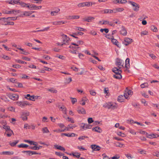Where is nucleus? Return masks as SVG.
Instances as JSON below:
<instances>
[{"mask_svg": "<svg viewBox=\"0 0 159 159\" xmlns=\"http://www.w3.org/2000/svg\"><path fill=\"white\" fill-rule=\"evenodd\" d=\"M89 92L90 94L92 96H95L96 94V92L93 90H90Z\"/></svg>", "mask_w": 159, "mask_h": 159, "instance_id": "nucleus-63", "label": "nucleus"}, {"mask_svg": "<svg viewBox=\"0 0 159 159\" xmlns=\"http://www.w3.org/2000/svg\"><path fill=\"white\" fill-rule=\"evenodd\" d=\"M66 21H65L63 20L56 21L53 22L52 23L54 25H61L62 24H64Z\"/></svg>", "mask_w": 159, "mask_h": 159, "instance_id": "nucleus-14", "label": "nucleus"}, {"mask_svg": "<svg viewBox=\"0 0 159 159\" xmlns=\"http://www.w3.org/2000/svg\"><path fill=\"white\" fill-rule=\"evenodd\" d=\"M124 62L123 60L117 59L116 61V64L118 68L116 67V70H119L120 69H123L125 67V65L123 64Z\"/></svg>", "mask_w": 159, "mask_h": 159, "instance_id": "nucleus-2", "label": "nucleus"}, {"mask_svg": "<svg viewBox=\"0 0 159 159\" xmlns=\"http://www.w3.org/2000/svg\"><path fill=\"white\" fill-rule=\"evenodd\" d=\"M92 130L98 133H101L102 131L100 127L98 126L96 127L95 128H93Z\"/></svg>", "mask_w": 159, "mask_h": 159, "instance_id": "nucleus-28", "label": "nucleus"}, {"mask_svg": "<svg viewBox=\"0 0 159 159\" xmlns=\"http://www.w3.org/2000/svg\"><path fill=\"white\" fill-rule=\"evenodd\" d=\"M7 81L8 82L16 83L17 82V80L14 78H11L10 79H7Z\"/></svg>", "mask_w": 159, "mask_h": 159, "instance_id": "nucleus-27", "label": "nucleus"}, {"mask_svg": "<svg viewBox=\"0 0 159 159\" xmlns=\"http://www.w3.org/2000/svg\"><path fill=\"white\" fill-rule=\"evenodd\" d=\"M62 40L63 41V44H61L60 46H62L63 44H66L67 43L70 39L69 37H67V36L65 34H63L62 35Z\"/></svg>", "mask_w": 159, "mask_h": 159, "instance_id": "nucleus-6", "label": "nucleus"}, {"mask_svg": "<svg viewBox=\"0 0 159 159\" xmlns=\"http://www.w3.org/2000/svg\"><path fill=\"white\" fill-rule=\"evenodd\" d=\"M70 155H72L73 156L76 157L77 158H79L80 157V154L78 153V152H75V153H72V154H69Z\"/></svg>", "mask_w": 159, "mask_h": 159, "instance_id": "nucleus-32", "label": "nucleus"}, {"mask_svg": "<svg viewBox=\"0 0 159 159\" xmlns=\"http://www.w3.org/2000/svg\"><path fill=\"white\" fill-rule=\"evenodd\" d=\"M66 19L68 20H75L77 19L80 18V16L78 15L69 16L66 17Z\"/></svg>", "mask_w": 159, "mask_h": 159, "instance_id": "nucleus-11", "label": "nucleus"}, {"mask_svg": "<svg viewBox=\"0 0 159 159\" xmlns=\"http://www.w3.org/2000/svg\"><path fill=\"white\" fill-rule=\"evenodd\" d=\"M9 4H18L19 2V0H11L8 1Z\"/></svg>", "mask_w": 159, "mask_h": 159, "instance_id": "nucleus-34", "label": "nucleus"}, {"mask_svg": "<svg viewBox=\"0 0 159 159\" xmlns=\"http://www.w3.org/2000/svg\"><path fill=\"white\" fill-rule=\"evenodd\" d=\"M28 146V145L26 144H24L22 143L20 144L19 145H18V147L19 148H27Z\"/></svg>", "mask_w": 159, "mask_h": 159, "instance_id": "nucleus-47", "label": "nucleus"}, {"mask_svg": "<svg viewBox=\"0 0 159 159\" xmlns=\"http://www.w3.org/2000/svg\"><path fill=\"white\" fill-rule=\"evenodd\" d=\"M75 29L76 30H79L80 31H85V29L79 27H75Z\"/></svg>", "mask_w": 159, "mask_h": 159, "instance_id": "nucleus-44", "label": "nucleus"}, {"mask_svg": "<svg viewBox=\"0 0 159 159\" xmlns=\"http://www.w3.org/2000/svg\"><path fill=\"white\" fill-rule=\"evenodd\" d=\"M87 100V98L86 97H84L82 98L81 102L80 104L82 105H84L85 104V101Z\"/></svg>", "mask_w": 159, "mask_h": 159, "instance_id": "nucleus-33", "label": "nucleus"}, {"mask_svg": "<svg viewBox=\"0 0 159 159\" xmlns=\"http://www.w3.org/2000/svg\"><path fill=\"white\" fill-rule=\"evenodd\" d=\"M42 130L43 133H47L49 132V130L47 127L43 128L42 129Z\"/></svg>", "mask_w": 159, "mask_h": 159, "instance_id": "nucleus-45", "label": "nucleus"}, {"mask_svg": "<svg viewBox=\"0 0 159 159\" xmlns=\"http://www.w3.org/2000/svg\"><path fill=\"white\" fill-rule=\"evenodd\" d=\"M124 97L123 95H120L118 96L117 100L120 102H122L124 101Z\"/></svg>", "mask_w": 159, "mask_h": 159, "instance_id": "nucleus-35", "label": "nucleus"}, {"mask_svg": "<svg viewBox=\"0 0 159 159\" xmlns=\"http://www.w3.org/2000/svg\"><path fill=\"white\" fill-rule=\"evenodd\" d=\"M116 147H122L123 145H124V144H121L119 142H116L114 143Z\"/></svg>", "mask_w": 159, "mask_h": 159, "instance_id": "nucleus-48", "label": "nucleus"}, {"mask_svg": "<svg viewBox=\"0 0 159 159\" xmlns=\"http://www.w3.org/2000/svg\"><path fill=\"white\" fill-rule=\"evenodd\" d=\"M66 84H68L72 81V80L71 78H68L66 79Z\"/></svg>", "mask_w": 159, "mask_h": 159, "instance_id": "nucleus-50", "label": "nucleus"}, {"mask_svg": "<svg viewBox=\"0 0 159 159\" xmlns=\"http://www.w3.org/2000/svg\"><path fill=\"white\" fill-rule=\"evenodd\" d=\"M125 93H124V96L126 99L128 98V96L132 94V91L131 90H129L127 88H126L125 89Z\"/></svg>", "mask_w": 159, "mask_h": 159, "instance_id": "nucleus-4", "label": "nucleus"}, {"mask_svg": "<svg viewBox=\"0 0 159 159\" xmlns=\"http://www.w3.org/2000/svg\"><path fill=\"white\" fill-rule=\"evenodd\" d=\"M77 6L79 7H85V2L80 3L78 4Z\"/></svg>", "mask_w": 159, "mask_h": 159, "instance_id": "nucleus-64", "label": "nucleus"}, {"mask_svg": "<svg viewBox=\"0 0 159 159\" xmlns=\"http://www.w3.org/2000/svg\"><path fill=\"white\" fill-rule=\"evenodd\" d=\"M117 134L118 135L121 136L122 137H125V134L122 133L121 132H118L117 133Z\"/></svg>", "mask_w": 159, "mask_h": 159, "instance_id": "nucleus-61", "label": "nucleus"}, {"mask_svg": "<svg viewBox=\"0 0 159 159\" xmlns=\"http://www.w3.org/2000/svg\"><path fill=\"white\" fill-rule=\"evenodd\" d=\"M111 42L114 44H115V45H116L118 47H120V44L116 39H114L113 36H111Z\"/></svg>", "mask_w": 159, "mask_h": 159, "instance_id": "nucleus-12", "label": "nucleus"}, {"mask_svg": "<svg viewBox=\"0 0 159 159\" xmlns=\"http://www.w3.org/2000/svg\"><path fill=\"white\" fill-rule=\"evenodd\" d=\"M94 19V18L93 17L89 16L84 18L83 19V21H86L88 22H91Z\"/></svg>", "mask_w": 159, "mask_h": 159, "instance_id": "nucleus-10", "label": "nucleus"}, {"mask_svg": "<svg viewBox=\"0 0 159 159\" xmlns=\"http://www.w3.org/2000/svg\"><path fill=\"white\" fill-rule=\"evenodd\" d=\"M18 3L21 5V6L23 7H27L28 5V4H26L24 2H20V0H19Z\"/></svg>", "mask_w": 159, "mask_h": 159, "instance_id": "nucleus-29", "label": "nucleus"}, {"mask_svg": "<svg viewBox=\"0 0 159 159\" xmlns=\"http://www.w3.org/2000/svg\"><path fill=\"white\" fill-rule=\"evenodd\" d=\"M34 11H25L23 12V14L22 15V16H29L31 15L32 13H34Z\"/></svg>", "mask_w": 159, "mask_h": 159, "instance_id": "nucleus-19", "label": "nucleus"}, {"mask_svg": "<svg viewBox=\"0 0 159 159\" xmlns=\"http://www.w3.org/2000/svg\"><path fill=\"white\" fill-rule=\"evenodd\" d=\"M112 71L115 73L113 75V77L118 79H121L122 76L120 74L122 72L121 70H112Z\"/></svg>", "mask_w": 159, "mask_h": 159, "instance_id": "nucleus-3", "label": "nucleus"}, {"mask_svg": "<svg viewBox=\"0 0 159 159\" xmlns=\"http://www.w3.org/2000/svg\"><path fill=\"white\" fill-rule=\"evenodd\" d=\"M110 104L111 102L106 103L103 105V107L105 108L110 109Z\"/></svg>", "mask_w": 159, "mask_h": 159, "instance_id": "nucleus-43", "label": "nucleus"}, {"mask_svg": "<svg viewBox=\"0 0 159 159\" xmlns=\"http://www.w3.org/2000/svg\"><path fill=\"white\" fill-rule=\"evenodd\" d=\"M15 61L16 62L18 63H20L22 64L26 63V62L19 59H16L15 60Z\"/></svg>", "mask_w": 159, "mask_h": 159, "instance_id": "nucleus-60", "label": "nucleus"}, {"mask_svg": "<svg viewBox=\"0 0 159 159\" xmlns=\"http://www.w3.org/2000/svg\"><path fill=\"white\" fill-rule=\"evenodd\" d=\"M17 17H9L8 18H7V19H5V20H8L9 21L10 20H15L17 19Z\"/></svg>", "mask_w": 159, "mask_h": 159, "instance_id": "nucleus-39", "label": "nucleus"}, {"mask_svg": "<svg viewBox=\"0 0 159 159\" xmlns=\"http://www.w3.org/2000/svg\"><path fill=\"white\" fill-rule=\"evenodd\" d=\"M8 97L11 99L13 100H16L19 98V96L16 94H9L8 95Z\"/></svg>", "mask_w": 159, "mask_h": 159, "instance_id": "nucleus-9", "label": "nucleus"}, {"mask_svg": "<svg viewBox=\"0 0 159 159\" xmlns=\"http://www.w3.org/2000/svg\"><path fill=\"white\" fill-rule=\"evenodd\" d=\"M19 140H16L14 142H10L9 143V144L12 147L15 146L19 142Z\"/></svg>", "mask_w": 159, "mask_h": 159, "instance_id": "nucleus-38", "label": "nucleus"}, {"mask_svg": "<svg viewBox=\"0 0 159 159\" xmlns=\"http://www.w3.org/2000/svg\"><path fill=\"white\" fill-rule=\"evenodd\" d=\"M77 111L79 113H81L82 114H86V111L83 108L80 107H79L78 108Z\"/></svg>", "mask_w": 159, "mask_h": 159, "instance_id": "nucleus-15", "label": "nucleus"}, {"mask_svg": "<svg viewBox=\"0 0 159 159\" xmlns=\"http://www.w3.org/2000/svg\"><path fill=\"white\" fill-rule=\"evenodd\" d=\"M92 149L95 151H98L101 148V147L98 146L96 145H91Z\"/></svg>", "mask_w": 159, "mask_h": 159, "instance_id": "nucleus-17", "label": "nucleus"}, {"mask_svg": "<svg viewBox=\"0 0 159 159\" xmlns=\"http://www.w3.org/2000/svg\"><path fill=\"white\" fill-rule=\"evenodd\" d=\"M139 152L141 154H146V151L143 150H139Z\"/></svg>", "mask_w": 159, "mask_h": 159, "instance_id": "nucleus-62", "label": "nucleus"}, {"mask_svg": "<svg viewBox=\"0 0 159 159\" xmlns=\"http://www.w3.org/2000/svg\"><path fill=\"white\" fill-rule=\"evenodd\" d=\"M100 31L102 32L105 31L106 33H108L109 32V30L107 29H102L100 30Z\"/></svg>", "mask_w": 159, "mask_h": 159, "instance_id": "nucleus-59", "label": "nucleus"}, {"mask_svg": "<svg viewBox=\"0 0 159 159\" xmlns=\"http://www.w3.org/2000/svg\"><path fill=\"white\" fill-rule=\"evenodd\" d=\"M17 104L18 106L21 107H24L27 105H29V104H26L25 102H17Z\"/></svg>", "mask_w": 159, "mask_h": 159, "instance_id": "nucleus-21", "label": "nucleus"}, {"mask_svg": "<svg viewBox=\"0 0 159 159\" xmlns=\"http://www.w3.org/2000/svg\"><path fill=\"white\" fill-rule=\"evenodd\" d=\"M12 134H14L12 131L11 129L6 131L5 133V135H6L8 137H10Z\"/></svg>", "mask_w": 159, "mask_h": 159, "instance_id": "nucleus-18", "label": "nucleus"}, {"mask_svg": "<svg viewBox=\"0 0 159 159\" xmlns=\"http://www.w3.org/2000/svg\"><path fill=\"white\" fill-rule=\"evenodd\" d=\"M81 127L84 129H91L92 127V125L89 124H86L84 123H82L81 124Z\"/></svg>", "mask_w": 159, "mask_h": 159, "instance_id": "nucleus-8", "label": "nucleus"}, {"mask_svg": "<svg viewBox=\"0 0 159 159\" xmlns=\"http://www.w3.org/2000/svg\"><path fill=\"white\" fill-rule=\"evenodd\" d=\"M17 84V85H15V86L18 88H22L23 87V85L21 83L17 82L16 83Z\"/></svg>", "mask_w": 159, "mask_h": 159, "instance_id": "nucleus-57", "label": "nucleus"}, {"mask_svg": "<svg viewBox=\"0 0 159 159\" xmlns=\"http://www.w3.org/2000/svg\"><path fill=\"white\" fill-rule=\"evenodd\" d=\"M75 133H62L61 134V137H63V135H65L68 137H75Z\"/></svg>", "mask_w": 159, "mask_h": 159, "instance_id": "nucleus-13", "label": "nucleus"}, {"mask_svg": "<svg viewBox=\"0 0 159 159\" xmlns=\"http://www.w3.org/2000/svg\"><path fill=\"white\" fill-rule=\"evenodd\" d=\"M92 2H85V6L87 7H90L92 6Z\"/></svg>", "mask_w": 159, "mask_h": 159, "instance_id": "nucleus-51", "label": "nucleus"}, {"mask_svg": "<svg viewBox=\"0 0 159 159\" xmlns=\"http://www.w3.org/2000/svg\"><path fill=\"white\" fill-rule=\"evenodd\" d=\"M88 137L86 136H81L79 137L78 138V139L80 141L84 140L85 138H88Z\"/></svg>", "mask_w": 159, "mask_h": 159, "instance_id": "nucleus-52", "label": "nucleus"}, {"mask_svg": "<svg viewBox=\"0 0 159 159\" xmlns=\"http://www.w3.org/2000/svg\"><path fill=\"white\" fill-rule=\"evenodd\" d=\"M17 48L18 49L20 50L21 51H22V52H20V53L24 54L25 55H27L29 54V53L27 52L25 50H24V49L20 48H18L17 47Z\"/></svg>", "mask_w": 159, "mask_h": 159, "instance_id": "nucleus-24", "label": "nucleus"}, {"mask_svg": "<svg viewBox=\"0 0 159 159\" xmlns=\"http://www.w3.org/2000/svg\"><path fill=\"white\" fill-rule=\"evenodd\" d=\"M133 41L132 39L129 38H125L124 41L123 42V44L125 46H127Z\"/></svg>", "mask_w": 159, "mask_h": 159, "instance_id": "nucleus-5", "label": "nucleus"}, {"mask_svg": "<svg viewBox=\"0 0 159 159\" xmlns=\"http://www.w3.org/2000/svg\"><path fill=\"white\" fill-rule=\"evenodd\" d=\"M1 99L6 102L8 101L7 98L5 96H2L1 97Z\"/></svg>", "mask_w": 159, "mask_h": 159, "instance_id": "nucleus-55", "label": "nucleus"}, {"mask_svg": "<svg viewBox=\"0 0 159 159\" xmlns=\"http://www.w3.org/2000/svg\"><path fill=\"white\" fill-rule=\"evenodd\" d=\"M110 105V108H111L113 110L116 109L118 107L117 104L116 103L111 102Z\"/></svg>", "mask_w": 159, "mask_h": 159, "instance_id": "nucleus-22", "label": "nucleus"}, {"mask_svg": "<svg viewBox=\"0 0 159 159\" xmlns=\"http://www.w3.org/2000/svg\"><path fill=\"white\" fill-rule=\"evenodd\" d=\"M53 131L54 132H56L57 133H60V132H64L65 130L57 129L54 130H53Z\"/></svg>", "mask_w": 159, "mask_h": 159, "instance_id": "nucleus-58", "label": "nucleus"}, {"mask_svg": "<svg viewBox=\"0 0 159 159\" xmlns=\"http://www.w3.org/2000/svg\"><path fill=\"white\" fill-rule=\"evenodd\" d=\"M151 29L154 32H157L158 31L157 27L154 25H152L151 26Z\"/></svg>", "mask_w": 159, "mask_h": 159, "instance_id": "nucleus-41", "label": "nucleus"}, {"mask_svg": "<svg viewBox=\"0 0 159 159\" xmlns=\"http://www.w3.org/2000/svg\"><path fill=\"white\" fill-rule=\"evenodd\" d=\"M154 134H147V137L148 138L150 139H152L154 138H156L158 137H159V135H157V136H154Z\"/></svg>", "mask_w": 159, "mask_h": 159, "instance_id": "nucleus-36", "label": "nucleus"}, {"mask_svg": "<svg viewBox=\"0 0 159 159\" xmlns=\"http://www.w3.org/2000/svg\"><path fill=\"white\" fill-rule=\"evenodd\" d=\"M48 91L51 92L52 93H57V91L56 89H55L53 88H52L51 89H48L47 90Z\"/></svg>", "mask_w": 159, "mask_h": 159, "instance_id": "nucleus-40", "label": "nucleus"}, {"mask_svg": "<svg viewBox=\"0 0 159 159\" xmlns=\"http://www.w3.org/2000/svg\"><path fill=\"white\" fill-rule=\"evenodd\" d=\"M54 146L57 149L63 151H65V148L61 146H59L57 144H55L54 145Z\"/></svg>", "mask_w": 159, "mask_h": 159, "instance_id": "nucleus-20", "label": "nucleus"}, {"mask_svg": "<svg viewBox=\"0 0 159 159\" xmlns=\"http://www.w3.org/2000/svg\"><path fill=\"white\" fill-rule=\"evenodd\" d=\"M103 11L104 14L111 13L113 12V10L109 9H106L104 10Z\"/></svg>", "mask_w": 159, "mask_h": 159, "instance_id": "nucleus-30", "label": "nucleus"}, {"mask_svg": "<svg viewBox=\"0 0 159 159\" xmlns=\"http://www.w3.org/2000/svg\"><path fill=\"white\" fill-rule=\"evenodd\" d=\"M2 129H4L6 131H7V130L10 129L9 126L5 124L3 125Z\"/></svg>", "mask_w": 159, "mask_h": 159, "instance_id": "nucleus-42", "label": "nucleus"}, {"mask_svg": "<svg viewBox=\"0 0 159 159\" xmlns=\"http://www.w3.org/2000/svg\"><path fill=\"white\" fill-rule=\"evenodd\" d=\"M42 146H33V147H31L29 148L31 149H34L35 150H39L40 148H42Z\"/></svg>", "mask_w": 159, "mask_h": 159, "instance_id": "nucleus-37", "label": "nucleus"}, {"mask_svg": "<svg viewBox=\"0 0 159 159\" xmlns=\"http://www.w3.org/2000/svg\"><path fill=\"white\" fill-rule=\"evenodd\" d=\"M11 11L10 14L16 15L17 13H20V10H16L13 9H11Z\"/></svg>", "mask_w": 159, "mask_h": 159, "instance_id": "nucleus-23", "label": "nucleus"}, {"mask_svg": "<svg viewBox=\"0 0 159 159\" xmlns=\"http://www.w3.org/2000/svg\"><path fill=\"white\" fill-rule=\"evenodd\" d=\"M35 7H36V5L33 4H28V5L27 6V7L31 8V9L33 10Z\"/></svg>", "mask_w": 159, "mask_h": 159, "instance_id": "nucleus-49", "label": "nucleus"}, {"mask_svg": "<svg viewBox=\"0 0 159 159\" xmlns=\"http://www.w3.org/2000/svg\"><path fill=\"white\" fill-rule=\"evenodd\" d=\"M59 9H57L55 11H52L51 13V15L52 16H55L57 14V13L60 11Z\"/></svg>", "mask_w": 159, "mask_h": 159, "instance_id": "nucleus-31", "label": "nucleus"}, {"mask_svg": "<svg viewBox=\"0 0 159 159\" xmlns=\"http://www.w3.org/2000/svg\"><path fill=\"white\" fill-rule=\"evenodd\" d=\"M13 154H14V152H12V151H11V152H10V151L3 152L2 153V154L8 155H12Z\"/></svg>", "mask_w": 159, "mask_h": 159, "instance_id": "nucleus-26", "label": "nucleus"}, {"mask_svg": "<svg viewBox=\"0 0 159 159\" xmlns=\"http://www.w3.org/2000/svg\"><path fill=\"white\" fill-rule=\"evenodd\" d=\"M120 32V34L123 36H126L127 35V31L124 27H122Z\"/></svg>", "mask_w": 159, "mask_h": 159, "instance_id": "nucleus-16", "label": "nucleus"}, {"mask_svg": "<svg viewBox=\"0 0 159 159\" xmlns=\"http://www.w3.org/2000/svg\"><path fill=\"white\" fill-rule=\"evenodd\" d=\"M125 66L127 68L129 69V58H127L125 61Z\"/></svg>", "mask_w": 159, "mask_h": 159, "instance_id": "nucleus-25", "label": "nucleus"}, {"mask_svg": "<svg viewBox=\"0 0 159 159\" xmlns=\"http://www.w3.org/2000/svg\"><path fill=\"white\" fill-rule=\"evenodd\" d=\"M2 13L4 14H10V13L11 12V9L9 10H4L2 11Z\"/></svg>", "mask_w": 159, "mask_h": 159, "instance_id": "nucleus-46", "label": "nucleus"}, {"mask_svg": "<svg viewBox=\"0 0 159 159\" xmlns=\"http://www.w3.org/2000/svg\"><path fill=\"white\" fill-rule=\"evenodd\" d=\"M27 99L29 100H31L32 101H35V97L34 95L33 96H30V97L28 98Z\"/></svg>", "mask_w": 159, "mask_h": 159, "instance_id": "nucleus-53", "label": "nucleus"}, {"mask_svg": "<svg viewBox=\"0 0 159 159\" xmlns=\"http://www.w3.org/2000/svg\"><path fill=\"white\" fill-rule=\"evenodd\" d=\"M69 48H72L74 50H79L80 49V48L76 44L72 43H71V45L70 46Z\"/></svg>", "mask_w": 159, "mask_h": 159, "instance_id": "nucleus-7", "label": "nucleus"}, {"mask_svg": "<svg viewBox=\"0 0 159 159\" xmlns=\"http://www.w3.org/2000/svg\"><path fill=\"white\" fill-rule=\"evenodd\" d=\"M127 3L131 5L134 11L137 12L139 11L140 7L139 4L134 2L130 1H128Z\"/></svg>", "mask_w": 159, "mask_h": 159, "instance_id": "nucleus-1", "label": "nucleus"}, {"mask_svg": "<svg viewBox=\"0 0 159 159\" xmlns=\"http://www.w3.org/2000/svg\"><path fill=\"white\" fill-rule=\"evenodd\" d=\"M148 84L147 83H144L143 84H142L141 85V87L142 88H143L145 87H147L148 86Z\"/></svg>", "mask_w": 159, "mask_h": 159, "instance_id": "nucleus-54", "label": "nucleus"}, {"mask_svg": "<svg viewBox=\"0 0 159 159\" xmlns=\"http://www.w3.org/2000/svg\"><path fill=\"white\" fill-rule=\"evenodd\" d=\"M148 34V32L144 30L141 32V36H143V35H147Z\"/></svg>", "mask_w": 159, "mask_h": 159, "instance_id": "nucleus-56", "label": "nucleus"}]
</instances>
